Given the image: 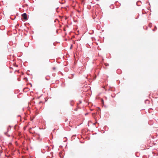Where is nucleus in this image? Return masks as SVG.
Here are the masks:
<instances>
[{
	"instance_id": "obj_1",
	"label": "nucleus",
	"mask_w": 158,
	"mask_h": 158,
	"mask_svg": "<svg viewBox=\"0 0 158 158\" xmlns=\"http://www.w3.org/2000/svg\"><path fill=\"white\" fill-rule=\"evenodd\" d=\"M22 16L24 19L25 20H27V15L26 13H23L22 15Z\"/></svg>"
},
{
	"instance_id": "obj_4",
	"label": "nucleus",
	"mask_w": 158,
	"mask_h": 158,
	"mask_svg": "<svg viewBox=\"0 0 158 158\" xmlns=\"http://www.w3.org/2000/svg\"><path fill=\"white\" fill-rule=\"evenodd\" d=\"M16 67H18V65H16Z\"/></svg>"
},
{
	"instance_id": "obj_2",
	"label": "nucleus",
	"mask_w": 158,
	"mask_h": 158,
	"mask_svg": "<svg viewBox=\"0 0 158 158\" xmlns=\"http://www.w3.org/2000/svg\"><path fill=\"white\" fill-rule=\"evenodd\" d=\"M105 65L106 66L109 65V64H108L107 63H105Z\"/></svg>"
},
{
	"instance_id": "obj_3",
	"label": "nucleus",
	"mask_w": 158,
	"mask_h": 158,
	"mask_svg": "<svg viewBox=\"0 0 158 158\" xmlns=\"http://www.w3.org/2000/svg\"><path fill=\"white\" fill-rule=\"evenodd\" d=\"M53 70H55V67H54L53 68Z\"/></svg>"
}]
</instances>
